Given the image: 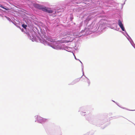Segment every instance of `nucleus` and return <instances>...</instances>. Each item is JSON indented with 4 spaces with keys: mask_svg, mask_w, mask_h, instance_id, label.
Instances as JSON below:
<instances>
[{
    "mask_svg": "<svg viewBox=\"0 0 135 135\" xmlns=\"http://www.w3.org/2000/svg\"><path fill=\"white\" fill-rule=\"evenodd\" d=\"M23 29H22V31H23Z\"/></svg>",
    "mask_w": 135,
    "mask_h": 135,
    "instance_id": "6e6552de",
    "label": "nucleus"
},
{
    "mask_svg": "<svg viewBox=\"0 0 135 135\" xmlns=\"http://www.w3.org/2000/svg\"><path fill=\"white\" fill-rule=\"evenodd\" d=\"M0 7H1V8H3V9H4L5 10H8L9 9H8L6 8H5L3 6H2V5Z\"/></svg>",
    "mask_w": 135,
    "mask_h": 135,
    "instance_id": "423d86ee",
    "label": "nucleus"
},
{
    "mask_svg": "<svg viewBox=\"0 0 135 135\" xmlns=\"http://www.w3.org/2000/svg\"><path fill=\"white\" fill-rule=\"evenodd\" d=\"M22 26L25 29H26L27 26L25 24H23L22 25Z\"/></svg>",
    "mask_w": 135,
    "mask_h": 135,
    "instance_id": "39448f33",
    "label": "nucleus"
},
{
    "mask_svg": "<svg viewBox=\"0 0 135 135\" xmlns=\"http://www.w3.org/2000/svg\"><path fill=\"white\" fill-rule=\"evenodd\" d=\"M33 6L39 9H41L42 10L44 7L43 6H40L38 4H34Z\"/></svg>",
    "mask_w": 135,
    "mask_h": 135,
    "instance_id": "20e7f679",
    "label": "nucleus"
},
{
    "mask_svg": "<svg viewBox=\"0 0 135 135\" xmlns=\"http://www.w3.org/2000/svg\"><path fill=\"white\" fill-rule=\"evenodd\" d=\"M118 24L120 27L121 28L122 30L123 31H124V28L123 27V24L122 22L120 20H119L118 21Z\"/></svg>",
    "mask_w": 135,
    "mask_h": 135,
    "instance_id": "f03ea898",
    "label": "nucleus"
},
{
    "mask_svg": "<svg viewBox=\"0 0 135 135\" xmlns=\"http://www.w3.org/2000/svg\"><path fill=\"white\" fill-rule=\"evenodd\" d=\"M42 11L49 13H51L53 12V11L50 8H47L44 6L42 8Z\"/></svg>",
    "mask_w": 135,
    "mask_h": 135,
    "instance_id": "f257e3e1",
    "label": "nucleus"
},
{
    "mask_svg": "<svg viewBox=\"0 0 135 135\" xmlns=\"http://www.w3.org/2000/svg\"><path fill=\"white\" fill-rule=\"evenodd\" d=\"M37 118L38 122L40 123H42L43 122H45L46 120V119L44 118L39 116L37 117Z\"/></svg>",
    "mask_w": 135,
    "mask_h": 135,
    "instance_id": "7ed1b4c3",
    "label": "nucleus"
},
{
    "mask_svg": "<svg viewBox=\"0 0 135 135\" xmlns=\"http://www.w3.org/2000/svg\"><path fill=\"white\" fill-rule=\"evenodd\" d=\"M69 42V41H65V42Z\"/></svg>",
    "mask_w": 135,
    "mask_h": 135,
    "instance_id": "0eeeda50",
    "label": "nucleus"
}]
</instances>
